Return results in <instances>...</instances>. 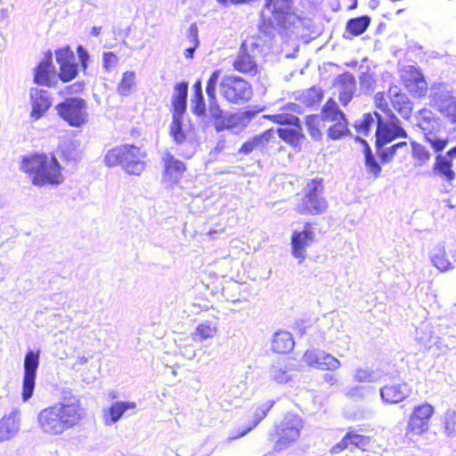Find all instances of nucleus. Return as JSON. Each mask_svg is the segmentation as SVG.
<instances>
[{
  "mask_svg": "<svg viewBox=\"0 0 456 456\" xmlns=\"http://www.w3.org/2000/svg\"><path fill=\"white\" fill-rule=\"evenodd\" d=\"M85 417L86 410L78 400L55 403L39 411L37 424L43 433L60 436L80 425Z\"/></svg>",
  "mask_w": 456,
  "mask_h": 456,
  "instance_id": "nucleus-1",
  "label": "nucleus"
},
{
  "mask_svg": "<svg viewBox=\"0 0 456 456\" xmlns=\"http://www.w3.org/2000/svg\"><path fill=\"white\" fill-rule=\"evenodd\" d=\"M20 170L36 187L57 186L64 182L62 167L53 152L34 151L20 159Z\"/></svg>",
  "mask_w": 456,
  "mask_h": 456,
  "instance_id": "nucleus-2",
  "label": "nucleus"
},
{
  "mask_svg": "<svg viewBox=\"0 0 456 456\" xmlns=\"http://www.w3.org/2000/svg\"><path fill=\"white\" fill-rule=\"evenodd\" d=\"M265 6L271 7L272 18L261 15L259 28L270 35L276 28L288 30L301 24L303 18L293 7V0H265Z\"/></svg>",
  "mask_w": 456,
  "mask_h": 456,
  "instance_id": "nucleus-3",
  "label": "nucleus"
},
{
  "mask_svg": "<svg viewBox=\"0 0 456 456\" xmlns=\"http://www.w3.org/2000/svg\"><path fill=\"white\" fill-rule=\"evenodd\" d=\"M145 152L134 144H120L110 149L104 156L107 167L121 166L129 175H139L145 168Z\"/></svg>",
  "mask_w": 456,
  "mask_h": 456,
  "instance_id": "nucleus-4",
  "label": "nucleus"
},
{
  "mask_svg": "<svg viewBox=\"0 0 456 456\" xmlns=\"http://www.w3.org/2000/svg\"><path fill=\"white\" fill-rule=\"evenodd\" d=\"M305 426L303 418L296 412H287L281 420L273 426L269 434L274 443V450L281 452L297 442Z\"/></svg>",
  "mask_w": 456,
  "mask_h": 456,
  "instance_id": "nucleus-5",
  "label": "nucleus"
},
{
  "mask_svg": "<svg viewBox=\"0 0 456 456\" xmlns=\"http://www.w3.org/2000/svg\"><path fill=\"white\" fill-rule=\"evenodd\" d=\"M220 77V70L211 73L207 81L206 94L208 96V107L202 92V83L197 79L192 85V94L190 99L191 111L192 114H206L208 109L209 114H221L220 106L216 97V86Z\"/></svg>",
  "mask_w": 456,
  "mask_h": 456,
  "instance_id": "nucleus-6",
  "label": "nucleus"
},
{
  "mask_svg": "<svg viewBox=\"0 0 456 456\" xmlns=\"http://www.w3.org/2000/svg\"><path fill=\"white\" fill-rule=\"evenodd\" d=\"M306 191L300 202L296 207V211L302 216H317L323 214L328 203L322 197L324 190L323 179L314 178L307 182Z\"/></svg>",
  "mask_w": 456,
  "mask_h": 456,
  "instance_id": "nucleus-7",
  "label": "nucleus"
},
{
  "mask_svg": "<svg viewBox=\"0 0 456 456\" xmlns=\"http://www.w3.org/2000/svg\"><path fill=\"white\" fill-rule=\"evenodd\" d=\"M374 444L370 430L365 428H349L340 441L330 447V453L335 455L346 450L353 452L355 449L369 452L374 447Z\"/></svg>",
  "mask_w": 456,
  "mask_h": 456,
  "instance_id": "nucleus-8",
  "label": "nucleus"
},
{
  "mask_svg": "<svg viewBox=\"0 0 456 456\" xmlns=\"http://www.w3.org/2000/svg\"><path fill=\"white\" fill-rule=\"evenodd\" d=\"M374 104L377 109L386 114H393L396 111L400 114H409L412 110L413 104L406 94L396 86H390L387 95L379 92L374 95Z\"/></svg>",
  "mask_w": 456,
  "mask_h": 456,
  "instance_id": "nucleus-9",
  "label": "nucleus"
},
{
  "mask_svg": "<svg viewBox=\"0 0 456 456\" xmlns=\"http://www.w3.org/2000/svg\"><path fill=\"white\" fill-rule=\"evenodd\" d=\"M435 407L428 402H422L411 409L405 428V436L409 438L421 436L430 429Z\"/></svg>",
  "mask_w": 456,
  "mask_h": 456,
  "instance_id": "nucleus-10",
  "label": "nucleus"
},
{
  "mask_svg": "<svg viewBox=\"0 0 456 456\" xmlns=\"http://www.w3.org/2000/svg\"><path fill=\"white\" fill-rule=\"evenodd\" d=\"M269 118L273 122L287 126L279 127L277 134L279 137L291 147L300 150L302 141L305 135L302 132V127L297 116H291L289 118L288 116H265Z\"/></svg>",
  "mask_w": 456,
  "mask_h": 456,
  "instance_id": "nucleus-11",
  "label": "nucleus"
},
{
  "mask_svg": "<svg viewBox=\"0 0 456 456\" xmlns=\"http://www.w3.org/2000/svg\"><path fill=\"white\" fill-rule=\"evenodd\" d=\"M223 96L230 102L242 103L252 96V87L248 82L237 76H225L221 82Z\"/></svg>",
  "mask_w": 456,
  "mask_h": 456,
  "instance_id": "nucleus-12",
  "label": "nucleus"
},
{
  "mask_svg": "<svg viewBox=\"0 0 456 456\" xmlns=\"http://www.w3.org/2000/svg\"><path fill=\"white\" fill-rule=\"evenodd\" d=\"M402 85L415 98L426 97L428 86L419 68L413 65L404 66L399 71Z\"/></svg>",
  "mask_w": 456,
  "mask_h": 456,
  "instance_id": "nucleus-13",
  "label": "nucleus"
},
{
  "mask_svg": "<svg viewBox=\"0 0 456 456\" xmlns=\"http://www.w3.org/2000/svg\"><path fill=\"white\" fill-rule=\"evenodd\" d=\"M302 360L307 367L322 371H335L341 367V362L337 357L317 348L306 349Z\"/></svg>",
  "mask_w": 456,
  "mask_h": 456,
  "instance_id": "nucleus-14",
  "label": "nucleus"
},
{
  "mask_svg": "<svg viewBox=\"0 0 456 456\" xmlns=\"http://www.w3.org/2000/svg\"><path fill=\"white\" fill-rule=\"evenodd\" d=\"M378 117V126L375 134L376 148L379 151L385 144L398 137H406V132L400 126L396 116H388L389 119L382 120L381 116Z\"/></svg>",
  "mask_w": 456,
  "mask_h": 456,
  "instance_id": "nucleus-15",
  "label": "nucleus"
},
{
  "mask_svg": "<svg viewBox=\"0 0 456 456\" xmlns=\"http://www.w3.org/2000/svg\"><path fill=\"white\" fill-rule=\"evenodd\" d=\"M315 240V234L310 222L304 224L301 231L295 230L290 237L291 255L299 264L303 263L307 256V247Z\"/></svg>",
  "mask_w": 456,
  "mask_h": 456,
  "instance_id": "nucleus-16",
  "label": "nucleus"
},
{
  "mask_svg": "<svg viewBox=\"0 0 456 456\" xmlns=\"http://www.w3.org/2000/svg\"><path fill=\"white\" fill-rule=\"evenodd\" d=\"M39 351L30 350L25 354L21 389V398L24 402H27L33 395L36 386L37 370L39 366Z\"/></svg>",
  "mask_w": 456,
  "mask_h": 456,
  "instance_id": "nucleus-17",
  "label": "nucleus"
},
{
  "mask_svg": "<svg viewBox=\"0 0 456 456\" xmlns=\"http://www.w3.org/2000/svg\"><path fill=\"white\" fill-rule=\"evenodd\" d=\"M33 83L39 86L54 87L56 86V71L50 50L44 53L43 59L33 69Z\"/></svg>",
  "mask_w": 456,
  "mask_h": 456,
  "instance_id": "nucleus-18",
  "label": "nucleus"
},
{
  "mask_svg": "<svg viewBox=\"0 0 456 456\" xmlns=\"http://www.w3.org/2000/svg\"><path fill=\"white\" fill-rule=\"evenodd\" d=\"M418 126L422 130L425 139L433 147L435 151H442L448 144L447 138H438L437 134L442 129V123L436 116H423Z\"/></svg>",
  "mask_w": 456,
  "mask_h": 456,
  "instance_id": "nucleus-19",
  "label": "nucleus"
},
{
  "mask_svg": "<svg viewBox=\"0 0 456 456\" xmlns=\"http://www.w3.org/2000/svg\"><path fill=\"white\" fill-rule=\"evenodd\" d=\"M56 61L59 64L58 77L63 83H68L77 77L78 65L76 57L69 46L56 50Z\"/></svg>",
  "mask_w": 456,
  "mask_h": 456,
  "instance_id": "nucleus-20",
  "label": "nucleus"
},
{
  "mask_svg": "<svg viewBox=\"0 0 456 456\" xmlns=\"http://www.w3.org/2000/svg\"><path fill=\"white\" fill-rule=\"evenodd\" d=\"M161 162L163 166V181L171 185L177 184L187 171L186 164L176 159L170 151H166L163 154Z\"/></svg>",
  "mask_w": 456,
  "mask_h": 456,
  "instance_id": "nucleus-21",
  "label": "nucleus"
},
{
  "mask_svg": "<svg viewBox=\"0 0 456 456\" xmlns=\"http://www.w3.org/2000/svg\"><path fill=\"white\" fill-rule=\"evenodd\" d=\"M169 134L177 144L186 142L195 136V126L189 116H173Z\"/></svg>",
  "mask_w": 456,
  "mask_h": 456,
  "instance_id": "nucleus-22",
  "label": "nucleus"
},
{
  "mask_svg": "<svg viewBox=\"0 0 456 456\" xmlns=\"http://www.w3.org/2000/svg\"><path fill=\"white\" fill-rule=\"evenodd\" d=\"M323 99V91L320 86H314L302 92L297 98L298 103L289 102L284 107L285 110L292 112H300L301 107L315 108L318 107Z\"/></svg>",
  "mask_w": 456,
  "mask_h": 456,
  "instance_id": "nucleus-23",
  "label": "nucleus"
},
{
  "mask_svg": "<svg viewBox=\"0 0 456 456\" xmlns=\"http://www.w3.org/2000/svg\"><path fill=\"white\" fill-rule=\"evenodd\" d=\"M411 394V388L405 382L390 383L380 388V397L387 404H396L404 401Z\"/></svg>",
  "mask_w": 456,
  "mask_h": 456,
  "instance_id": "nucleus-24",
  "label": "nucleus"
},
{
  "mask_svg": "<svg viewBox=\"0 0 456 456\" xmlns=\"http://www.w3.org/2000/svg\"><path fill=\"white\" fill-rule=\"evenodd\" d=\"M274 404L275 400L273 399L255 404L252 414L253 419L251 420V422L248 424V426L238 431L236 434L232 435L230 436V440L240 438L246 436L248 433H249L266 418V416L268 415L269 411L273 409Z\"/></svg>",
  "mask_w": 456,
  "mask_h": 456,
  "instance_id": "nucleus-25",
  "label": "nucleus"
},
{
  "mask_svg": "<svg viewBox=\"0 0 456 456\" xmlns=\"http://www.w3.org/2000/svg\"><path fill=\"white\" fill-rule=\"evenodd\" d=\"M453 159L444 154H437L432 167L433 174L442 181L452 183L456 179V171L453 169Z\"/></svg>",
  "mask_w": 456,
  "mask_h": 456,
  "instance_id": "nucleus-26",
  "label": "nucleus"
},
{
  "mask_svg": "<svg viewBox=\"0 0 456 456\" xmlns=\"http://www.w3.org/2000/svg\"><path fill=\"white\" fill-rule=\"evenodd\" d=\"M29 102L31 105L30 114H45L53 106V99L50 93L45 89L38 87L30 88Z\"/></svg>",
  "mask_w": 456,
  "mask_h": 456,
  "instance_id": "nucleus-27",
  "label": "nucleus"
},
{
  "mask_svg": "<svg viewBox=\"0 0 456 456\" xmlns=\"http://www.w3.org/2000/svg\"><path fill=\"white\" fill-rule=\"evenodd\" d=\"M334 85L338 87V99L341 104L346 106L353 99L356 89V81L354 75L344 72L336 77Z\"/></svg>",
  "mask_w": 456,
  "mask_h": 456,
  "instance_id": "nucleus-28",
  "label": "nucleus"
},
{
  "mask_svg": "<svg viewBox=\"0 0 456 456\" xmlns=\"http://www.w3.org/2000/svg\"><path fill=\"white\" fill-rule=\"evenodd\" d=\"M295 346V341L291 333L286 330L276 331L272 338L271 349L278 354H286L290 353Z\"/></svg>",
  "mask_w": 456,
  "mask_h": 456,
  "instance_id": "nucleus-29",
  "label": "nucleus"
},
{
  "mask_svg": "<svg viewBox=\"0 0 456 456\" xmlns=\"http://www.w3.org/2000/svg\"><path fill=\"white\" fill-rule=\"evenodd\" d=\"M171 99V111L173 114H184L187 110L188 83L185 81L177 83Z\"/></svg>",
  "mask_w": 456,
  "mask_h": 456,
  "instance_id": "nucleus-30",
  "label": "nucleus"
},
{
  "mask_svg": "<svg viewBox=\"0 0 456 456\" xmlns=\"http://www.w3.org/2000/svg\"><path fill=\"white\" fill-rule=\"evenodd\" d=\"M213 125L216 131L234 130L239 133L247 126V123L240 116H214Z\"/></svg>",
  "mask_w": 456,
  "mask_h": 456,
  "instance_id": "nucleus-31",
  "label": "nucleus"
},
{
  "mask_svg": "<svg viewBox=\"0 0 456 456\" xmlns=\"http://www.w3.org/2000/svg\"><path fill=\"white\" fill-rule=\"evenodd\" d=\"M86 108V101L81 97L76 96L67 97L55 106L57 114H81Z\"/></svg>",
  "mask_w": 456,
  "mask_h": 456,
  "instance_id": "nucleus-32",
  "label": "nucleus"
},
{
  "mask_svg": "<svg viewBox=\"0 0 456 456\" xmlns=\"http://www.w3.org/2000/svg\"><path fill=\"white\" fill-rule=\"evenodd\" d=\"M217 331V324L212 321L206 320L197 325L191 337L194 342H202L214 338Z\"/></svg>",
  "mask_w": 456,
  "mask_h": 456,
  "instance_id": "nucleus-33",
  "label": "nucleus"
},
{
  "mask_svg": "<svg viewBox=\"0 0 456 456\" xmlns=\"http://www.w3.org/2000/svg\"><path fill=\"white\" fill-rule=\"evenodd\" d=\"M432 103L442 113L456 114V97L449 93L434 94Z\"/></svg>",
  "mask_w": 456,
  "mask_h": 456,
  "instance_id": "nucleus-34",
  "label": "nucleus"
},
{
  "mask_svg": "<svg viewBox=\"0 0 456 456\" xmlns=\"http://www.w3.org/2000/svg\"><path fill=\"white\" fill-rule=\"evenodd\" d=\"M234 69L240 73L254 76L257 72V65L253 58L246 52L241 51L232 64Z\"/></svg>",
  "mask_w": 456,
  "mask_h": 456,
  "instance_id": "nucleus-35",
  "label": "nucleus"
},
{
  "mask_svg": "<svg viewBox=\"0 0 456 456\" xmlns=\"http://www.w3.org/2000/svg\"><path fill=\"white\" fill-rule=\"evenodd\" d=\"M19 420L13 414L4 416L0 419V442L12 437L19 430Z\"/></svg>",
  "mask_w": 456,
  "mask_h": 456,
  "instance_id": "nucleus-36",
  "label": "nucleus"
},
{
  "mask_svg": "<svg viewBox=\"0 0 456 456\" xmlns=\"http://www.w3.org/2000/svg\"><path fill=\"white\" fill-rule=\"evenodd\" d=\"M273 133V129H267L262 134L252 137L243 142L239 149V153L248 155L259 147H264L269 142V136Z\"/></svg>",
  "mask_w": 456,
  "mask_h": 456,
  "instance_id": "nucleus-37",
  "label": "nucleus"
},
{
  "mask_svg": "<svg viewBox=\"0 0 456 456\" xmlns=\"http://www.w3.org/2000/svg\"><path fill=\"white\" fill-rule=\"evenodd\" d=\"M370 24V18L368 15H362L349 19L346 24V30L351 36L357 37L366 31Z\"/></svg>",
  "mask_w": 456,
  "mask_h": 456,
  "instance_id": "nucleus-38",
  "label": "nucleus"
},
{
  "mask_svg": "<svg viewBox=\"0 0 456 456\" xmlns=\"http://www.w3.org/2000/svg\"><path fill=\"white\" fill-rule=\"evenodd\" d=\"M294 370L295 367L292 364L274 365L271 368V377L276 383L284 384L291 379V372Z\"/></svg>",
  "mask_w": 456,
  "mask_h": 456,
  "instance_id": "nucleus-39",
  "label": "nucleus"
},
{
  "mask_svg": "<svg viewBox=\"0 0 456 456\" xmlns=\"http://www.w3.org/2000/svg\"><path fill=\"white\" fill-rule=\"evenodd\" d=\"M361 142L364 145V163L368 169V171L373 175V176L378 177L381 172V167L376 160L374 155L372 154L370 147L368 145L365 140H361Z\"/></svg>",
  "mask_w": 456,
  "mask_h": 456,
  "instance_id": "nucleus-40",
  "label": "nucleus"
},
{
  "mask_svg": "<svg viewBox=\"0 0 456 456\" xmlns=\"http://www.w3.org/2000/svg\"><path fill=\"white\" fill-rule=\"evenodd\" d=\"M134 407V403L117 402L113 403L108 410L110 421H117L126 410L133 409Z\"/></svg>",
  "mask_w": 456,
  "mask_h": 456,
  "instance_id": "nucleus-41",
  "label": "nucleus"
},
{
  "mask_svg": "<svg viewBox=\"0 0 456 456\" xmlns=\"http://www.w3.org/2000/svg\"><path fill=\"white\" fill-rule=\"evenodd\" d=\"M433 265L440 271L444 272L451 268L452 263L444 249H438L432 256Z\"/></svg>",
  "mask_w": 456,
  "mask_h": 456,
  "instance_id": "nucleus-42",
  "label": "nucleus"
},
{
  "mask_svg": "<svg viewBox=\"0 0 456 456\" xmlns=\"http://www.w3.org/2000/svg\"><path fill=\"white\" fill-rule=\"evenodd\" d=\"M411 153L419 165L427 163L431 157L429 151L424 145L415 142H411Z\"/></svg>",
  "mask_w": 456,
  "mask_h": 456,
  "instance_id": "nucleus-43",
  "label": "nucleus"
},
{
  "mask_svg": "<svg viewBox=\"0 0 456 456\" xmlns=\"http://www.w3.org/2000/svg\"><path fill=\"white\" fill-rule=\"evenodd\" d=\"M398 149H404L405 152L408 153V143L407 142H399L397 143L393 144L392 146L388 147L387 149L384 151H380L379 152V156L382 162H388L390 161L395 154L396 153V151Z\"/></svg>",
  "mask_w": 456,
  "mask_h": 456,
  "instance_id": "nucleus-44",
  "label": "nucleus"
},
{
  "mask_svg": "<svg viewBox=\"0 0 456 456\" xmlns=\"http://www.w3.org/2000/svg\"><path fill=\"white\" fill-rule=\"evenodd\" d=\"M135 74L134 71H126L118 86V91L123 95H126L134 84Z\"/></svg>",
  "mask_w": 456,
  "mask_h": 456,
  "instance_id": "nucleus-45",
  "label": "nucleus"
},
{
  "mask_svg": "<svg viewBox=\"0 0 456 456\" xmlns=\"http://www.w3.org/2000/svg\"><path fill=\"white\" fill-rule=\"evenodd\" d=\"M340 118L328 130L329 136L331 139H338L342 135L346 134L348 131L346 122L344 118L345 116H339Z\"/></svg>",
  "mask_w": 456,
  "mask_h": 456,
  "instance_id": "nucleus-46",
  "label": "nucleus"
},
{
  "mask_svg": "<svg viewBox=\"0 0 456 456\" xmlns=\"http://www.w3.org/2000/svg\"><path fill=\"white\" fill-rule=\"evenodd\" d=\"M188 37L191 42V45L184 50L186 59H192L196 48L199 46L198 28L195 25H191L189 28Z\"/></svg>",
  "mask_w": 456,
  "mask_h": 456,
  "instance_id": "nucleus-47",
  "label": "nucleus"
},
{
  "mask_svg": "<svg viewBox=\"0 0 456 456\" xmlns=\"http://www.w3.org/2000/svg\"><path fill=\"white\" fill-rule=\"evenodd\" d=\"M354 379L358 383H371L376 380V377L373 370L359 368L354 372Z\"/></svg>",
  "mask_w": 456,
  "mask_h": 456,
  "instance_id": "nucleus-48",
  "label": "nucleus"
},
{
  "mask_svg": "<svg viewBox=\"0 0 456 456\" xmlns=\"http://www.w3.org/2000/svg\"><path fill=\"white\" fill-rule=\"evenodd\" d=\"M85 89V83L83 81H77L72 83L71 85L67 86L63 90L60 91L59 95H72L76 94H80Z\"/></svg>",
  "mask_w": 456,
  "mask_h": 456,
  "instance_id": "nucleus-49",
  "label": "nucleus"
},
{
  "mask_svg": "<svg viewBox=\"0 0 456 456\" xmlns=\"http://www.w3.org/2000/svg\"><path fill=\"white\" fill-rule=\"evenodd\" d=\"M444 431L451 435L455 432L456 419L454 413H446L444 417Z\"/></svg>",
  "mask_w": 456,
  "mask_h": 456,
  "instance_id": "nucleus-50",
  "label": "nucleus"
},
{
  "mask_svg": "<svg viewBox=\"0 0 456 456\" xmlns=\"http://www.w3.org/2000/svg\"><path fill=\"white\" fill-rule=\"evenodd\" d=\"M322 114H344L339 109L336 101L330 98L326 101L322 109Z\"/></svg>",
  "mask_w": 456,
  "mask_h": 456,
  "instance_id": "nucleus-51",
  "label": "nucleus"
},
{
  "mask_svg": "<svg viewBox=\"0 0 456 456\" xmlns=\"http://www.w3.org/2000/svg\"><path fill=\"white\" fill-rule=\"evenodd\" d=\"M103 67L105 69L109 70L111 68L115 67L118 63V58L116 53L113 52H106L102 56Z\"/></svg>",
  "mask_w": 456,
  "mask_h": 456,
  "instance_id": "nucleus-52",
  "label": "nucleus"
},
{
  "mask_svg": "<svg viewBox=\"0 0 456 456\" xmlns=\"http://www.w3.org/2000/svg\"><path fill=\"white\" fill-rule=\"evenodd\" d=\"M72 126H79L85 123L84 116H62Z\"/></svg>",
  "mask_w": 456,
  "mask_h": 456,
  "instance_id": "nucleus-53",
  "label": "nucleus"
},
{
  "mask_svg": "<svg viewBox=\"0 0 456 456\" xmlns=\"http://www.w3.org/2000/svg\"><path fill=\"white\" fill-rule=\"evenodd\" d=\"M77 53H78L79 59L83 64V67H84V69H86V61L88 60L87 52L82 46H78Z\"/></svg>",
  "mask_w": 456,
  "mask_h": 456,
  "instance_id": "nucleus-54",
  "label": "nucleus"
},
{
  "mask_svg": "<svg viewBox=\"0 0 456 456\" xmlns=\"http://www.w3.org/2000/svg\"><path fill=\"white\" fill-rule=\"evenodd\" d=\"M323 379L330 386L335 385L338 382V379L335 376L326 374L323 376Z\"/></svg>",
  "mask_w": 456,
  "mask_h": 456,
  "instance_id": "nucleus-55",
  "label": "nucleus"
},
{
  "mask_svg": "<svg viewBox=\"0 0 456 456\" xmlns=\"http://www.w3.org/2000/svg\"><path fill=\"white\" fill-rule=\"evenodd\" d=\"M452 159H456V145L446 151Z\"/></svg>",
  "mask_w": 456,
  "mask_h": 456,
  "instance_id": "nucleus-56",
  "label": "nucleus"
},
{
  "mask_svg": "<svg viewBox=\"0 0 456 456\" xmlns=\"http://www.w3.org/2000/svg\"><path fill=\"white\" fill-rule=\"evenodd\" d=\"M263 110H265V108H264V107L259 108V109H257V110H248V111H245L243 114H246V115H248V114H256L257 112H261V111H263Z\"/></svg>",
  "mask_w": 456,
  "mask_h": 456,
  "instance_id": "nucleus-57",
  "label": "nucleus"
},
{
  "mask_svg": "<svg viewBox=\"0 0 456 456\" xmlns=\"http://www.w3.org/2000/svg\"><path fill=\"white\" fill-rule=\"evenodd\" d=\"M220 3H223L224 4L230 3V4H232V0H218Z\"/></svg>",
  "mask_w": 456,
  "mask_h": 456,
  "instance_id": "nucleus-58",
  "label": "nucleus"
}]
</instances>
